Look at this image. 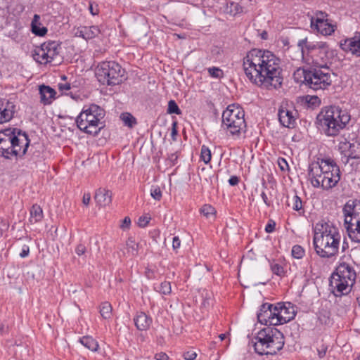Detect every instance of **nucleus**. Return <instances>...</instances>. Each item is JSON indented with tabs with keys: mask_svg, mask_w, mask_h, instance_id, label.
<instances>
[{
	"mask_svg": "<svg viewBox=\"0 0 360 360\" xmlns=\"http://www.w3.org/2000/svg\"><path fill=\"white\" fill-rule=\"evenodd\" d=\"M260 37L262 39H266L267 37H268V34L266 31H263L261 34H260Z\"/></svg>",
	"mask_w": 360,
	"mask_h": 360,
	"instance_id": "64",
	"label": "nucleus"
},
{
	"mask_svg": "<svg viewBox=\"0 0 360 360\" xmlns=\"http://www.w3.org/2000/svg\"><path fill=\"white\" fill-rule=\"evenodd\" d=\"M340 45H360V32H356L354 37L345 39L344 44L341 41Z\"/></svg>",
	"mask_w": 360,
	"mask_h": 360,
	"instance_id": "32",
	"label": "nucleus"
},
{
	"mask_svg": "<svg viewBox=\"0 0 360 360\" xmlns=\"http://www.w3.org/2000/svg\"><path fill=\"white\" fill-rule=\"evenodd\" d=\"M253 347L259 355H274L284 346L283 334L274 327L267 326L261 329L255 338Z\"/></svg>",
	"mask_w": 360,
	"mask_h": 360,
	"instance_id": "6",
	"label": "nucleus"
},
{
	"mask_svg": "<svg viewBox=\"0 0 360 360\" xmlns=\"http://www.w3.org/2000/svg\"><path fill=\"white\" fill-rule=\"evenodd\" d=\"M80 343L92 352H96L98 348V342L90 336H84L79 339Z\"/></svg>",
	"mask_w": 360,
	"mask_h": 360,
	"instance_id": "28",
	"label": "nucleus"
},
{
	"mask_svg": "<svg viewBox=\"0 0 360 360\" xmlns=\"http://www.w3.org/2000/svg\"><path fill=\"white\" fill-rule=\"evenodd\" d=\"M278 164L279 165L280 169L282 171H285L288 168V164L287 161L284 158H278Z\"/></svg>",
	"mask_w": 360,
	"mask_h": 360,
	"instance_id": "50",
	"label": "nucleus"
},
{
	"mask_svg": "<svg viewBox=\"0 0 360 360\" xmlns=\"http://www.w3.org/2000/svg\"><path fill=\"white\" fill-rule=\"evenodd\" d=\"M30 254V248L27 245H24L22 248V251L20 253V257L22 258L27 257Z\"/></svg>",
	"mask_w": 360,
	"mask_h": 360,
	"instance_id": "54",
	"label": "nucleus"
},
{
	"mask_svg": "<svg viewBox=\"0 0 360 360\" xmlns=\"http://www.w3.org/2000/svg\"><path fill=\"white\" fill-rule=\"evenodd\" d=\"M151 196L156 200H160L162 198V192L159 187H155L150 191Z\"/></svg>",
	"mask_w": 360,
	"mask_h": 360,
	"instance_id": "42",
	"label": "nucleus"
},
{
	"mask_svg": "<svg viewBox=\"0 0 360 360\" xmlns=\"http://www.w3.org/2000/svg\"><path fill=\"white\" fill-rule=\"evenodd\" d=\"M275 226H276V223L274 222V221H273L271 219L269 220L265 227L266 232L272 233L275 229Z\"/></svg>",
	"mask_w": 360,
	"mask_h": 360,
	"instance_id": "49",
	"label": "nucleus"
},
{
	"mask_svg": "<svg viewBox=\"0 0 360 360\" xmlns=\"http://www.w3.org/2000/svg\"><path fill=\"white\" fill-rule=\"evenodd\" d=\"M89 10L91 15H96L99 13L98 4H94L93 2H89Z\"/></svg>",
	"mask_w": 360,
	"mask_h": 360,
	"instance_id": "46",
	"label": "nucleus"
},
{
	"mask_svg": "<svg viewBox=\"0 0 360 360\" xmlns=\"http://www.w3.org/2000/svg\"><path fill=\"white\" fill-rule=\"evenodd\" d=\"M276 304L274 305L269 303H264L261 305L259 312L257 313V319L259 323L267 326H278L276 321L277 318Z\"/></svg>",
	"mask_w": 360,
	"mask_h": 360,
	"instance_id": "14",
	"label": "nucleus"
},
{
	"mask_svg": "<svg viewBox=\"0 0 360 360\" xmlns=\"http://www.w3.org/2000/svg\"><path fill=\"white\" fill-rule=\"evenodd\" d=\"M291 255L295 259H302L305 255V250L301 245H295L292 248Z\"/></svg>",
	"mask_w": 360,
	"mask_h": 360,
	"instance_id": "33",
	"label": "nucleus"
},
{
	"mask_svg": "<svg viewBox=\"0 0 360 360\" xmlns=\"http://www.w3.org/2000/svg\"><path fill=\"white\" fill-rule=\"evenodd\" d=\"M200 212L207 218H210L211 217H214L215 214V209L212 206L210 205H204L201 209Z\"/></svg>",
	"mask_w": 360,
	"mask_h": 360,
	"instance_id": "35",
	"label": "nucleus"
},
{
	"mask_svg": "<svg viewBox=\"0 0 360 360\" xmlns=\"http://www.w3.org/2000/svg\"><path fill=\"white\" fill-rule=\"evenodd\" d=\"M58 89L62 92L64 93L65 91L70 90L71 89V86L70 83H59L58 84Z\"/></svg>",
	"mask_w": 360,
	"mask_h": 360,
	"instance_id": "51",
	"label": "nucleus"
},
{
	"mask_svg": "<svg viewBox=\"0 0 360 360\" xmlns=\"http://www.w3.org/2000/svg\"><path fill=\"white\" fill-rule=\"evenodd\" d=\"M131 225V219L129 217H125L122 220L120 228L123 230L129 229Z\"/></svg>",
	"mask_w": 360,
	"mask_h": 360,
	"instance_id": "48",
	"label": "nucleus"
},
{
	"mask_svg": "<svg viewBox=\"0 0 360 360\" xmlns=\"http://www.w3.org/2000/svg\"><path fill=\"white\" fill-rule=\"evenodd\" d=\"M40 16L38 14H34L31 22L32 32L37 36L43 37L47 32V28L41 26L40 22Z\"/></svg>",
	"mask_w": 360,
	"mask_h": 360,
	"instance_id": "24",
	"label": "nucleus"
},
{
	"mask_svg": "<svg viewBox=\"0 0 360 360\" xmlns=\"http://www.w3.org/2000/svg\"><path fill=\"white\" fill-rule=\"evenodd\" d=\"M292 207L294 210L300 212L301 210L304 212L302 209V202L301 198L297 195H293L292 198Z\"/></svg>",
	"mask_w": 360,
	"mask_h": 360,
	"instance_id": "37",
	"label": "nucleus"
},
{
	"mask_svg": "<svg viewBox=\"0 0 360 360\" xmlns=\"http://www.w3.org/2000/svg\"><path fill=\"white\" fill-rule=\"evenodd\" d=\"M350 120V115L338 106L323 108L316 117L319 129L328 136H337Z\"/></svg>",
	"mask_w": 360,
	"mask_h": 360,
	"instance_id": "5",
	"label": "nucleus"
},
{
	"mask_svg": "<svg viewBox=\"0 0 360 360\" xmlns=\"http://www.w3.org/2000/svg\"><path fill=\"white\" fill-rule=\"evenodd\" d=\"M178 160V155L176 153H172L167 160L169 162L171 166H174L176 164Z\"/></svg>",
	"mask_w": 360,
	"mask_h": 360,
	"instance_id": "52",
	"label": "nucleus"
},
{
	"mask_svg": "<svg viewBox=\"0 0 360 360\" xmlns=\"http://www.w3.org/2000/svg\"><path fill=\"white\" fill-rule=\"evenodd\" d=\"M308 179L314 188L328 191L335 187L340 180L341 172L331 158H318L308 167Z\"/></svg>",
	"mask_w": 360,
	"mask_h": 360,
	"instance_id": "2",
	"label": "nucleus"
},
{
	"mask_svg": "<svg viewBox=\"0 0 360 360\" xmlns=\"http://www.w3.org/2000/svg\"><path fill=\"white\" fill-rule=\"evenodd\" d=\"M134 321L138 330H146L152 323V319L144 312H139L134 318Z\"/></svg>",
	"mask_w": 360,
	"mask_h": 360,
	"instance_id": "20",
	"label": "nucleus"
},
{
	"mask_svg": "<svg viewBox=\"0 0 360 360\" xmlns=\"http://www.w3.org/2000/svg\"><path fill=\"white\" fill-rule=\"evenodd\" d=\"M343 134L339 140L338 149L343 155L342 161L345 165L349 162V159H360V141L352 139V141Z\"/></svg>",
	"mask_w": 360,
	"mask_h": 360,
	"instance_id": "13",
	"label": "nucleus"
},
{
	"mask_svg": "<svg viewBox=\"0 0 360 360\" xmlns=\"http://www.w3.org/2000/svg\"><path fill=\"white\" fill-rule=\"evenodd\" d=\"M32 51V56L34 60L40 64H46L50 62L49 60V50L45 46H34Z\"/></svg>",
	"mask_w": 360,
	"mask_h": 360,
	"instance_id": "21",
	"label": "nucleus"
},
{
	"mask_svg": "<svg viewBox=\"0 0 360 360\" xmlns=\"http://www.w3.org/2000/svg\"><path fill=\"white\" fill-rule=\"evenodd\" d=\"M167 112L169 114L181 115V110L174 100H170L168 103Z\"/></svg>",
	"mask_w": 360,
	"mask_h": 360,
	"instance_id": "36",
	"label": "nucleus"
},
{
	"mask_svg": "<svg viewBox=\"0 0 360 360\" xmlns=\"http://www.w3.org/2000/svg\"><path fill=\"white\" fill-rule=\"evenodd\" d=\"M86 251V248L84 244L79 243L75 248V252L77 255H83Z\"/></svg>",
	"mask_w": 360,
	"mask_h": 360,
	"instance_id": "47",
	"label": "nucleus"
},
{
	"mask_svg": "<svg viewBox=\"0 0 360 360\" xmlns=\"http://www.w3.org/2000/svg\"><path fill=\"white\" fill-rule=\"evenodd\" d=\"M8 327H6L4 324L0 323V333L3 334L7 332Z\"/></svg>",
	"mask_w": 360,
	"mask_h": 360,
	"instance_id": "63",
	"label": "nucleus"
},
{
	"mask_svg": "<svg viewBox=\"0 0 360 360\" xmlns=\"http://www.w3.org/2000/svg\"><path fill=\"white\" fill-rule=\"evenodd\" d=\"M177 134H178V131H177V122H174L172 123V132H171V136H172V139L174 140V141H176V137L177 136Z\"/></svg>",
	"mask_w": 360,
	"mask_h": 360,
	"instance_id": "55",
	"label": "nucleus"
},
{
	"mask_svg": "<svg viewBox=\"0 0 360 360\" xmlns=\"http://www.w3.org/2000/svg\"><path fill=\"white\" fill-rule=\"evenodd\" d=\"M183 356L186 360H195L197 356V354L193 350H189L184 352Z\"/></svg>",
	"mask_w": 360,
	"mask_h": 360,
	"instance_id": "45",
	"label": "nucleus"
},
{
	"mask_svg": "<svg viewBox=\"0 0 360 360\" xmlns=\"http://www.w3.org/2000/svg\"><path fill=\"white\" fill-rule=\"evenodd\" d=\"M150 217L142 216L139 219V226L141 227L146 226L149 223Z\"/></svg>",
	"mask_w": 360,
	"mask_h": 360,
	"instance_id": "53",
	"label": "nucleus"
},
{
	"mask_svg": "<svg viewBox=\"0 0 360 360\" xmlns=\"http://www.w3.org/2000/svg\"><path fill=\"white\" fill-rule=\"evenodd\" d=\"M16 112L14 102L5 98H0V124L11 121Z\"/></svg>",
	"mask_w": 360,
	"mask_h": 360,
	"instance_id": "17",
	"label": "nucleus"
},
{
	"mask_svg": "<svg viewBox=\"0 0 360 360\" xmlns=\"http://www.w3.org/2000/svg\"><path fill=\"white\" fill-rule=\"evenodd\" d=\"M311 27L323 35H330L335 31V26L329 23L328 21L318 20V24H314V18L311 20Z\"/></svg>",
	"mask_w": 360,
	"mask_h": 360,
	"instance_id": "22",
	"label": "nucleus"
},
{
	"mask_svg": "<svg viewBox=\"0 0 360 360\" xmlns=\"http://www.w3.org/2000/svg\"><path fill=\"white\" fill-rule=\"evenodd\" d=\"M278 325L284 324L293 319L296 315L295 306L290 302H278L276 304Z\"/></svg>",
	"mask_w": 360,
	"mask_h": 360,
	"instance_id": "15",
	"label": "nucleus"
},
{
	"mask_svg": "<svg viewBox=\"0 0 360 360\" xmlns=\"http://www.w3.org/2000/svg\"><path fill=\"white\" fill-rule=\"evenodd\" d=\"M342 211L349 238L352 242L360 243V200H349Z\"/></svg>",
	"mask_w": 360,
	"mask_h": 360,
	"instance_id": "9",
	"label": "nucleus"
},
{
	"mask_svg": "<svg viewBox=\"0 0 360 360\" xmlns=\"http://www.w3.org/2000/svg\"><path fill=\"white\" fill-rule=\"evenodd\" d=\"M145 275L148 279L154 278V271L150 269L146 268L145 271Z\"/></svg>",
	"mask_w": 360,
	"mask_h": 360,
	"instance_id": "61",
	"label": "nucleus"
},
{
	"mask_svg": "<svg viewBox=\"0 0 360 360\" xmlns=\"http://www.w3.org/2000/svg\"><path fill=\"white\" fill-rule=\"evenodd\" d=\"M94 199L100 206L108 205L112 201V193L109 190L98 188L96 191Z\"/></svg>",
	"mask_w": 360,
	"mask_h": 360,
	"instance_id": "19",
	"label": "nucleus"
},
{
	"mask_svg": "<svg viewBox=\"0 0 360 360\" xmlns=\"http://www.w3.org/2000/svg\"><path fill=\"white\" fill-rule=\"evenodd\" d=\"M211 151L210 150L205 146H202L200 151V158L205 163L207 164L211 160Z\"/></svg>",
	"mask_w": 360,
	"mask_h": 360,
	"instance_id": "34",
	"label": "nucleus"
},
{
	"mask_svg": "<svg viewBox=\"0 0 360 360\" xmlns=\"http://www.w3.org/2000/svg\"><path fill=\"white\" fill-rule=\"evenodd\" d=\"M25 132L16 128H7L0 131V155L6 159L24 155L30 145Z\"/></svg>",
	"mask_w": 360,
	"mask_h": 360,
	"instance_id": "4",
	"label": "nucleus"
},
{
	"mask_svg": "<svg viewBox=\"0 0 360 360\" xmlns=\"http://www.w3.org/2000/svg\"><path fill=\"white\" fill-rule=\"evenodd\" d=\"M181 245V240L178 236H174L172 241V247L174 250L178 249Z\"/></svg>",
	"mask_w": 360,
	"mask_h": 360,
	"instance_id": "57",
	"label": "nucleus"
},
{
	"mask_svg": "<svg viewBox=\"0 0 360 360\" xmlns=\"http://www.w3.org/2000/svg\"><path fill=\"white\" fill-rule=\"evenodd\" d=\"M315 47L316 46H301V52H302V55H304V53L306 51H309L311 50H313Z\"/></svg>",
	"mask_w": 360,
	"mask_h": 360,
	"instance_id": "62",
	"label": "nucleus"
},
{
	"mask_svg": "<svg viewBox=\"0 0 360 360\" xmlns=\"http://www.w3.org/2000/svg\"><path fill=\"white\" fill-rule=\"evenodd\" d=\"M297 114V112L289 108L288 105H282L278 112L279 122L285 127L294 128L296 124Z\"/></svg>",
	"mask_w": 360,
	"mask_h": 360,
	"instance_id": "16",
	"label": "nucleus"
},
{
	"mask_svg": "<svg viewBox=\"0 0 360 360\" xmlns=\"http://www.w3.org/2000/svg\"><path fill=\"white\" fill-rule=\"evenodd\" d=\"M328 17V14L325 12L319 11L316 13V18H314V24H318V20L321 21H328L326 18Z\"/></svg>",
	"mask_w": 360,
	"mask_h": 360,
	"instance_id": "43",
	"label": "nucleus"
},
{
	"mask_svg": "<svg viewBox=\"0 0 360 360\" xmlns=\"http://www.w3.org/2000/svg\"><path fill=\"white\" fill-rule=\"evenodd\" d=\"M58 46H53V48L51 49L50 46H45V48L49 50V60H50V62L58 54Z\"/></svg>",
	"mask_w": 360,
	"mask_h": 360,
	"instance_id": "44",
	"label": "nucleus"
},
{
	"mask_svg": "<svg viewBox=\"0 0 360 360\" xmlns=\"http://www.w3.org/2000/svg\"><path fill=\"white\" fill-rule=\"evenodd\" d=\"M126 246L127 252L132 256H135L138 254L139 245L136 243L132 238H129L126 242Z\"/></svg>",
	"mask_w": 360,
	"mask_h": 360,
	"instance_id": "31",
	"label": "nucleus"
},
{
	"mask_svg": "<svg viewBox=\"0 0 360 360\" xmlns=\"http://www.w3.org/2000/svg\"><path fill=\"white\" fill-rule=\"evenodd\" d=\"M238 182L239 178L236 176H232L229 180V183L231 186H236L238 184Z\"/></svg>",
	"mask_w": 360,
	"mask_h": 360,
	"instance_id": "59",
	"label": "nucleus"
},
{
	"mask_svg": "<svg viewBox=\"0 0 360 360\" xmlns=\"http://www.w3.org/2000/svg\"><path fill=\"white\" fill-rule=\"evenodd\" d=\"M112 307L108 302H104L100 307V314L105 319H109L112 316Z\"/></svg>",
	"mask_w": 360,
	"mask_h": 360,
	"instance_id": "29",
	"label": "nucleus"
},
{
	"mask_svg": "<svg viewBox=\"0 0 360 360\" xmlns=\"http://www.w3.org/2000/svg\"><path fill=\"white\" fill-rule=\"evenodd\" d=\"M313 244L317 255L321 258H332L338 254L340 234L336 227L321 220L314 228Z\"/></svg>",
	"mask_w": 360,
	"mask_h": 360,
	"instance_id": "3",
	"label": "nucleus"
},
{
	"mask_svg": "<svg viewBox=\"0 0 360 360\" xmlns=\"http://www.w3.org/2000/svg\"><path fill=\"white\" fill-rule=\"evenodd\" d=\"M208 72H209L210 75L214 78L218 79V78H221L224 76V72H223L222 70H221L219 68H216V67H212V68H208Z\"/></svg>",
	"mask_w": 360,
	"mask_h": 360,
	"instance_id": "41",
	"label": "nucleus"
},
{
	"mask_svg": "<svg viewBox=\"0 0 360 360\" xmlns=\"http://www.w3.org/2000/svg\"><path fill=\"white\" fill-rule=\"evenodd\" d=\"M39 91L41 103L44 105L51 104L55 98V95L56 94V91L49 86H46L44 84L39 86Z\"/></svg>",
	"mask_w": 360,
	"mask_h": 360,
	"instance_id": "18",
	"label": "nucleus"
},
{
	"mask_svg": "<svg viewBox=\"0 0 360 360\" xmlns=\"http://www.w3.org/2000/svg\"><path fill=\"white\" fill-rule=\"evenodd\" d=\"M125 70L115 61H104L96 68V76L100 83L108 86L120 84L124 79Z\"/></svg>",
	"mask_w": 360,
	"mask_h": 360,
	"instance_id": "11",
	"label": "nucleus"
},
{
	"mask_svg": "<svg viewBox=\"0 0 360 360\" xmlns=\"http://www.w3.org/2000/svg\"><path fill=\"white\" fill-rule=\"evenodd\" d=\"M341 49L345 52H350L352 55L356 57L360 56V46H340Z\"/></svg>",
	"mask_w": 360,
	"mask_h": 360,
	"instance_id": "40",
	"label": "nucleus"
},
{
	"mask_svg": "<svg viewBox=\"0 0 360 360\" xmlns=\"http://www.w3.org/2000/svg\"><path fill=\"white\" fill-rule=\"evenodd\" d=\"M270 269L274 275L279 277L285 276L286 271L283 262L278 260H272L270 262Z\"/></svg>",
	"mask_w": 360,
	"mask_h": 360,
	"instance_id": "25",
	"label": "nucleus"
},
{
	"mask_svg": "<svg viewBox=\"0 0 360 360\" xmlns=\"http://www.w3.org/2000/svg\"><path fill=\"white\" fill-rule=\"evenodd\" d=\"M100 31L96 26L82 27L78 30L76 34L86 40L94 38L99 34Z\"/></svg>",
	"mask_w": 360,
	"mask_h": 360,
	"instance_id": "23",
	"label": "nucleus"
},
{
	"mask_svg": "<svg viewBox=\"0 0 360 360\" xmlns=\"http://www.w3.org/2000/svg\"><path fill=\"white\" fill-rule=\"evenodd\" d=\"M261 197L266 206H268V207L271 206L272 202L271 200L269 199L267 194L264 191L262 192Z\"/></svg>",
	"mask_w": 360,
	"mask_h": 360,
	"instance_id": "56",
	"label": "nucleus"
},
{
	"mask_svg": "<svg viewBox=\"0 0 360 360\" xmlns=\"http://www.w3.org/2000/svg\"><path fill=\"white\" fill-rule=\"evenodd\" d=\"M356 272L349 264L342 262L337 266L330 280V286L335 296L348 294L354 283Z\"/></svg>",
	"mask_w": 360,
	"mask_h": 360,
	"instance_id": "8",
	"label": "nucleus"
},
{
	"mask_svg": "<svg viewBox=\"0 0 360 360\" xmlns=\"http://www.w3.org/2000/svg\"><path fill=\"white\" fill-rule=\"evenodd\" d=\"M306 102L312 107L319 106L321 103L320 98L316 96H309L307 95L305 97Z\"/></svg>",
	"mask_w": 360,
	"mask_h": 360,
	"instance_id": "38",
	"label": "nucleus"
},
{
	"mask_svg": "<svg viewBox=\"0 0 360 360\" xmlns=\"http://www.w3.org/2000/svg\"><path fill=\"white\" fill-rule=\"evenodd\" d=\"M245 113L241 108L235 105H229L222 113L221 127L231 136H238L245 131Z\"/></svg>",
	"mask_w": 360,
	"mask_h": 360,
	"instance_id": "10",
	"label": "nucleus"
},
{
	"mask_svg": "<svg viewBox=\"0 0 360 360\" xmlns=\"http://www.w3.org/2000/svg\"><path fill=\"white\" fill-rule=\"evenodd\" d=\"M155 359L156 360H167L168 356L165 353L160 352L155 354Z\"/></svg>",
	"mask_w": 360,
	"mask_h": 360,
	"instance_id": "60",
	"label": "nucleus"
},
{
	"mask_svg": "<svg viewBox=\"0 0 360 360\" xmlns=\"http://www.w3.org/2000/svg\"><path fill=\"white\" fill-rule=\"evenodd\" d=\"M331 75V71L327 67L311 68L307 86L315 91L326 89L332 84Z\"/></svg>",
	"mask_w": 360,
	"mask_h": 360,
	"instance_id": "12",
	"label": "nucleus"
},
{
	"mask_svg": "<svg viewBox=\"0 0 360 360\" xmlns=\"http://www.w3.org/2000/svg\"><path fill=\"white\" fill-rule=\"evenodd\" d=\"M91 200V195L89 193H84L82 198V202L84 205H89Z\"/></svg>",
	"mask_w": 360,
	"mask_h": 360,
	"instance_id": "58",
	"label": "nucleus"
},
{
	"mask_svg": "<svg viewBox=\"0 0 360 360\" xmlns=\"http://www.w3.org/2000/svg\"><path fill=\"white\" fill-rule=\"evenodd\" d=\"M105 115V110L98 105H85L76 118L77 126L88 134L97 135L104 127L102 120Z\"/></svg>",
	"mask_w": 360,
	"mask_h": 360,
	"instance_id": "7",
	"label": "nucleus"
},
{
	"mask_svg": "<svg viewBox=\"0 0 360 360\" xmlns=\"http://www.w3.org/2000/svg\"><path fill=\"white\" fill-rule=\"evenodd\" d=\"M309 77V69L306 70L304 68H298L295 71L293 77L295 82L297 83L304 84L307 85Z\"/></svg>",
	"mask_w": 360,
	"mask_h": 360,
	"instance_id": "26",
	"label": "nucleus"
},
{
	"mask_svg": "<svg viewBox=\"0 0 360 360\" xmlns=\"http://www.w3.org/2000/svg\"><path fill=\"white\" fill-rule=\"evenodd\" d=\"M158 291L163 295H169L172 292L170 283L168 281L161 283Z\"/></svg>",
	"mask_w": 360,
	"mask_h": 360,
	"instance_id": "39",
	"label": "nucleus"
},
{
	"mask_svg": "<svg viewBox=\"0 0 360 360\" xmlns=\"http://www.w3.org/2000/svg\"><path fill=\"white\" fill-rule=\"evenodd\" d=\"M43 218V211L41 207L34 204L30 209V221L31 223H37L40 221Z\"/></svg>",
	"mask_w": 360,
	"mask_h": 360,
	"instance_id": "27",
	"label": "nucleus"
},
{
	"mask_svg": "<svg viewBox=\"0 0 360 360\" xmlns=\"http://www.w3.org/2000/svg\"><path fill=\"white\" fill-rule=\"evenodd\" d=\"M120 119L124 125L132 128L136 124V118L129 112H123L120 115Z\"/></svg>",
	"mask_w": 360,
	"mask_h": 360,
	"instance_id": "30",
	"label": "nucleus"
},
{
	"mask_svg": "<svg viewBox=\"0 0 360 360\" xmlns=\"http://www.w3.org/2000/svg\"><path fill=\"white\" fill-rule=\"evenodd\" d=\"M246 77L254 84L266 89H278L283 83L279 59L271 51L252 49L243 58Z\"/></svg>",
	"mask_w": 360,
	"mask_h": 360,
	"instance_id": "1",
	"label": "nucleus"
}]
</instances>
